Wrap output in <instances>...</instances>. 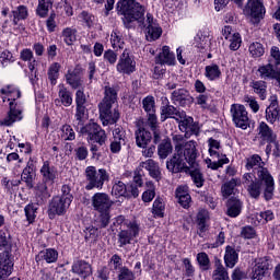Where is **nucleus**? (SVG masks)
<instances>
[{
	"label": "nucleus",
	"instance_id": "17",
	"mask_svg": "<svg viewBox=\"0 0 280 280\" xmlns=\"http://www.w3.org/2000/svg\"><path fill=\"white\" fill-rule=\"evenodd\" d=\"M14 101L15 100L9 104L10 110L8 116L2 121L3 126H12L14 121H21V119H23V109H21L20 106L14 103Z\"/></svg>",
	"mask_w": 280,
	"mask_h": 280
},
{
	"label": "nucleus",
	"instance_id": "44",
	"mask_svg": "<svg viewBox=\"0 0 280 280\" xmlns=\"http://www.w3.org/2000/svg\"><path fill=\"white\" fill-rule=\"evenodd\" d=\"M12 14L14 25H19V21H25L27 19V7L20 5L16 10L12 11Z\"/></svg>",
	"mask_w": 280,
	"mask_h": 280
},
{
	"label": "nucleus",
	"instance_id": "27",
	"mask_svg": "<svg viewBox=\"0 0 280 280\" xmlns=\"http://www.w3.org/2000/svg\"><path fill=\"white\" fill-rule=\"evenodd\" d=\"M171 117L172 119H184L186 117L185 112H179L178 108L174 107L173 105H165L162 107V113H161V119L162 121H165V119H168Z\"/></svg>",
	"mask_w": 280,
	"mask_h": 280
},
{
	"label": "nucleus",
	"instance_id": "64",
	"mask_svg": "<svg viewBox=\"0 0 280 280\" xmlns=\"http://www.w3.org/2000/svg\"><path fill=\"white\" fill-rule=\"evenodd\" d=\"M110 266L114 268V270H121L124 268L121 266V257L117 254L113 255L112 258L109 259Z\"/></svg>",
	"mask_w": 280,
	"mask_h": 280
},
{
	"label": "nucleus",
	"instance_id": "1",
	"mask_svg": "<svg viewBox=\"0 0 280 280\" xmlns=\"http://www.w3.org/2000/svg\"><path fill=\"white\" fill-rule=\"evenodd\" d=\"M172 141L174 145V154L166 162V167L172 174H189L196 187L200 188L205 185V175L200 171L198 163V149L196 141H187V137L183 135H173Z\"/></svg>",
	"mask_w": 280,
	"mask_h": 280
},
{
	"label": "nucleus",
	"instance_id": "49",
	"mask_svg": "<svg viewBox=\"0 0 280 280\" xmlns=\"http://www.w3.org/2000/svg\"><path fill=\"white\" fill-rule=\"evenodd\" d=\"M220 75H222V72L220 71V67L218 65L206 67V78L209 80H217V78H220Z\"/></svg>",
	"mask_w": 280,
	"mask_h": 280
},
{
	"label": "nucleus",
	"instance_id": "59",
	"mask_svg": "<svg viewBox=\"0 0 280 280\" xmlns=\"http://www.w3.org/2000/svg\"><path fill=\"white\" fill-rule=\"evenodd\" d=\"M75 159L78 161H86V158L89 156V149L84 145L78 147L74 149Z\"/></svg>",
	"mask_w": 280,
	"mask_h": 280
},
{
	"label": "nucleus",
	"instance_id": "54",
	"mask_svg": "<svg viewBox=\"0 0 280 280\" xmlns=\"http://www.w3.org/2000/svg\"><path fill=\"white\" fill-rule=\"evenodd\" d=\"M135 272L130 270L128 267H122L118 271V280H135Z\"/></svg>",
	"mask_w": 280,
	"mask_h": 280
},
{
	"label": "nucleus",
	"instance_id": "40",
	"mask_svg": "<svg viewBox=\"0 0 280 280\" xmlns=\"http://www.w3.org/2000/svg\"><path fill=\"white\" fill-rule=\"evenodd\" d=\"M52 5L51 0H39L36 14L39 15L40 19H45L47 14H49V10H51Z\"/></svg>",
	"mask_w": 280,
	"mask_h": 280
},
{
	"label": "nucleus",
	"instance_id": "62",
	"mask_svg": "<svg viewBox=\"0 0 280 280\" xmlns=\"http://www.w3.org/2000/svg\"><path fill=\"white\" fill-rule=\"evenodd\" d=\"M59 198L70 203L73 202V195H71V187H69V185H63L61 187V196H59Z\"/></svg>",
	"mask_w": 280,
	"mask_h": 280
},
{
	"label": "nucleus",
	"instance_id": "10",
	"mask_svg": "<svg viewBox=\"0 0 280 280\" xmlns=\"http://www.w3.org/2000/svg\"><path fill=\"white\" fill-rule=\"evenodd\" d=\"M69 207H71V203L62 199L60 196L54 197L49 202L48 218L54 220L56 215H65Z\"/></svg>",
	"mask_w": 280,
	"mask_h": 280
},
{
	"label": "nucleus",
	"instance_id": "25",
	"mask_svg": "<svg viewBox=\"0 0 280 280\" xmlns=\"http://www.w3.org/2000/svg\"><path fill=\"white\" fill-rule=\"evenodd\" d=\"M58 97L55 100L56 106H66L69 107L73 104V97H71V92L67 90L65 84L59 85V92H58Z\"/></svg>",
	"mask_w": 280,
	"mask_h": 280
},
{
	"label": "nucleus",
	"instance_id": "3",
	"mask_svg": "<svg viewBox=\"0 0 280 280\" xmlns=\"http://www.w3.org/2000/svg\"><path fill=\"white\" fill-rule=\"evenodd\" d=\"M145 14V9H142V14L138 15L137 13L135 15H131V22L130 25H125L127 30H130L135 27V21L139 23L141 27H145V38L149 43H154V40H159L163 34V28L154 22V16L152 13H147V20L143 18Z\"/></svg>",
	"mask_w": 280,
	"mask_h": 280
},
{
	"label": "nucleus",
	"instance_id": "43",
	"mask_svg": "<svg viewBox=\"0 0 280 280\" xmlns=\"http://www.w3.org/2000/svg\"><path fill=\"white\" fill-rule=\"evenodd\" d=\"M152 213L155 218H164L165 215V202L163 199L156 198L153 202Z\"/></svg>",
	"mask_w": 280,
	"mask_h": 280
},
{
	"label": "nucleus",
	"instance_id": "39",
	"mask_svg": "<svg viewBox=\"0 0 280 280\" xmlns=\"http://www.w3.org/2000/svg\"><path fill=\"white\" fill-rule=\"evenodd\" d=\"M61 36L66 43V45H73L75 40H78V30L73 27H66L63 28Z\"/></svg>",
	"mask_w": 280,
	"mask_h": 280
},
{
	"label": "nucleus",
	"instance_id": "35",
	"mask_svg": "<svg viewBox=\"0 0 280 280\" xmlns=\"http://www.w3.org/2000/svg\"><path fill=\"white\" fill-rule=\"evenodd\" d=\"M48 80L52 86H56L58 78H60V63L54 62L49 66L47 72Z\"/></svg>",
	"mask_w": 280,
	"mask_h": 280
},
{
	"label": "nucleus",
	"instance_id": "41",
	"mask_svg": "<svg viewBox=\"0 0 280 280\" xmlns=\"http://www.w3.org/2000/svg\"><path fill=\"white\" fill-rule=\"evenodd\" d=\"M40 174L43 175V182L48 183L52 182L56 178V173L54 168L49 167V162H44V165L40 168Z\"/></svg>",
	"mask_w": 280,
	"mask_h": 280
},
{
	"label": "nucleus",
	"instance_id": "50",
	"mask_svg": "<svg viewBox=\"0 0 280 280\" xmlns=\"http://www.w3.org/2000/svg\"><path fill=\"white\" fill-rule=\"evenodd\" d=\"M21 179H8V177H3L2 185L5 187V189L9 191V194H12L16 190V187L21 185Z\"/></svg>",
	"mask_w": 280,
	"mask_h": 280
},
{
	"label": "nucleus",
	"instance_id": "7",
	"mask_svg": "<svg viewBox=\"0 0 280 280\" xmlns=\"http://www.w3.org/2000/svg\"><path fill=\"white\" fill-rule=\"evenodd\" d=\"M81 135L88 136V141L92 143H98V145H104L108 137L106 131L102 129L96 122H90L80 129Z\"/></svg>",
	"mask_w": 280,
	"mask_h": 280
},
{
	"label": "nucleus",
	"instance_id": "21",
	"mask_svg": "<svg viewBox=\"0 0 280 280\" xmlns=\"http://www.w3.org/2000/svg\"><path fill=\"white\" fill-rule=\"evenodd\" d=\"M258 137L261 140V144L275 143V141L277 140V135L275 133V131H272L268 124L264 121H261L258 126Z\"/></svg>",
	"mask_w": 280,
	"mask_h": 280
},
{
	"label": "nucleus",
	"instance_id": "47",
	"mask_svg": "<svg viewBox=\"0 0 280 280\" xmlns=\"http://www.w3.org/2000/svg\"><path fill=\"white\" fill-rule=\"evenodd\" d=\"M97 219L98 229H106L110 224V210L98 211Z\"/></svg>",
	"mask_w": 280,
	"mask_h": 280
},
{
	"label": "nucleus",
	"instance_id": "24",
	"mask_svg": "<svg viewBox=\"0 0 280 280\" xmlns=\"http://www.w3.org/2000/svg\"><path fill=\"white\" fill-rule=\"evenodd\" d=\"M175 62L176 57L174 56V52L170 51L168 46H163L162 51L155 57L156 65H168V67H172Z\"/></svg>",
	"mask_w": 280,
	"mask_h": 280
},
{
	"label": "nucleus",
	"instance_id": "6",
	"mask_svg": "<svg viewBox=\"0 0 280 280\" xmlns=\"http://www.w3.org/2000/svg\"><path fill=\"white\" fill-rule=\"evenodd\" d=\"M117 10L124 15L122 23L128 27H130V23H132L133 15H137L138 19L143 14V7L137 2V0H119Z\"/></svg>",
	"mask_w": 280,
	"mask_h": 280
},
{
	"label": "nucleus",
	"instance_id": "46",
	"mask_svg": "<svg viewBox=\"0 0 280 280\" xmlns=\"http://www.w3.org/2000/svg\"><path fill=\"white\" fill-rule=\"evenodd\" d=\"M197 261L203 271H207L211 268V260L209 259V255H207L205 252L197 254Z\"/></svg>",
	"mask_w": 280,
	"mask_h": 280
},
{
	"label": "nucleus",
	"instance_id": "60",
	"mask_svg": "<svg viewBox=\"0 0 280 280\" xmlns=\"http://www.w3.org/2000/svg\"><path fill=\"white\" fill-rule=\"evenodd\" d=\"M270 54H271V58H270L269 62H271V65H276L277 67L280 68V50H279V47L272 46Z\"/></svg>",
	"mask_w": 280,
	"mask_h": 280
},
{
	"label": "nucleus",
	"instance_id": "8",
	"mask_svg": "<svg viewBox=\"0 0 280 280\" xmlns=\"http://www.w3.org/2000/svg\"><path fill=\"white\" fill-rule=\"evenodd\" d=\"M230 113L236 128H241L242 130L250 128V118H248V112L244 105L232 104Z\"/></svg>",
	"mask_w": 280,
	"mask_h": 280
},
{
	"label": "nucleus",
	"instance_id": "22",
	"mask_svg": "<svg viewBox=\"0 0 280 280\" xmlns=\"http://www.w3.org/2000/svg\"><path fill=\"white\" fill-rule=\"evenodd\" d=\"M71 271L81 279H86V277H91L93 269L86 260H77L73 262Z\"/></svg>",
	"mask_w": 280,
	"mask_h": 280
},
{
	"label": "nucleus",
	"instance_id": "28",
	"mask_svg": "<svg viewBox=\"0 0 280 280\" xmlns=\"http://www.w3.org/2000/svg\"><path fill=\"white\" fill-rule=\"evenodd\" d=\"M35 196L37 198V202L43 205V202H47V199L50 198L49 189L47 188V182H39L34 187Z\"/></svg>",
	"mask_w": 280,
	"mask_h": 280
},
{
	"label": "nucleus",
	"instance_id": "30",
	"mask_svg": "<svg viewBox=\"0 0 280 280\" xmlns=\"http://www.w3.org/2000/svg\"><path fill=\"white\" fill-rule=\"evenodd\" d=\"M89 119V114L86 113V106L84 107H77L74 114L73 126L74 128H84V124Z\"/></svg>",
	"mask_w": 280,
	"mask_h": 280
},
{
	"label": "nucleus",
	"instance_id": "11",
	"mask_svg": "<svg viewBox=\"0 0 280 280\" xmlns=\"http://www.w3.org/2000/svg\"><path fill=\"white\" fill-rule=\"evenodd\" d=\"M244 12L247 14V16H252L255 23H259V21H261L266 14V8L264 7V2H261V0H248Z\"/></svg>",
	"mask_w": 280,
	"mask_h": 280
},
{
	"label": "nucleus",
	"instance_id": "15",
	"mask_svg": "<svg viewBox=\"0 0 280 280\" xmlns=\"http://www.w3.org/2000/svg\"><path fill=\"white\" fill-rule=\"evenodd\" d=\"M135 60L130 58V54H128V50H124L117 63V71H119V73H127L128 75H130V73H135Z\"/></svg>",
	"mask_w": 280,
	"mask_h": 280
},
{
	"label": "nucleus",
	"instance_id": "45",
	"mask_svg": "<svg viewBox=\"0 0 280 280\" xmlns=\"http://www.w3.org/2000/svg\"><path fill=\"white\" fill-rule=\"evenodd\" d=\"M235 187H237V180L235 178H232L230 182L223 184L221 187L223 198H229V196H232L233 191H235Z\"/></svg>",
	"mask_w": 280,
	"mask_h": 280
},
{
	"label": "nucleus",
	"instance_id": "38",
	"mask_svg": "<svg viewBox=\"0 0 280 280\" xmlns=\"http://www.w3.org/2000/svg\"><path fill=\"white\" fill-rule=\"evenodd\" d=\"M112 196L115 198H121V196L128 197V187L121 180H115L112 188Z\"/></svg>",
	"mask_w": 280,
	"mask_h": 280
},
{
	"label": "nucleus",
	"instance_id": "56",
	"mask_svg": "<svg viewBox=\"0 0 280 280\" xmlns=\"http://www.w3.org/2000/svg\"><path fill=\"white\" fill-rule=\"evenodd\" d=\"M84 233L86 242H95V240H97V237L100 236L98 230L94 226L85 229Z\"/></svg>",
	"mask_w": 280,
	"mask_h": 280
},
{
	"label": "nucleus",
	"instance_id": "19",
	"mask_svg": "<svg viewBox=\"0 0 280 280\" xmlns=\"http://www.w3.org/2000/svg\"><path fill=\"white\" fill-rule=\"evenodd\" d=\"M12 266L10 252L4 250L0 253V280H5L4 277H10V275H12Z\"/></svg>",
	"mask_w": 280,
	"mask_h": 280
},
{
	"label": "nucleus",
	"instance_id": "36",
	"mask_svg": "<svg viewBox=\"0 0 280 280\" xmlns=\"http://www.w3.org/2000/svg\"><path fill=\"white\" fill-rule=\"evenodd\" d=\"M212 280H230L229 271H226V268H224L220 260L215 262V269L212 273Z\"/></svg>",
	"mask_w": 280,
	"mask_h": 280
},
{
	"label": "nucleus",
	"instance_id": "16",
	"mask_svg": "<svg viewBox=\"0 0 280 280\" xmlns=\"http://www.w3.org/2000/svg\"><path fill=\"white\" fill-rule=\"evenodd\" d=\"M20 180L25 183L27 189H34V180H36V166L34 165V161L27 162Z\"/></svg>",
	"mask_w": 280,
	"mask_h": 280
},
{
	"label": "nucleus",
	"instance_id": "13",
	"mask_svg": "<svg viewBox=\"0 0 280 280\" xmlns=\"http://www.w3.org/2000/svg\"><path fill=\"white\" fill-rule=\"evenodd\" d=\"M127 225V230H121L118 233V244H120V248L130 244L137 235H139V224L136 222L125 223Z\"/></svg>",
	"mask_w": 280,
	"mask_h": 280
},
{
	"label": "nucleus",
	"instance_id": "12",
	"mask_svg": "<svg viewBox=\"0 0 280 280\" xmlns=\"http://www.w3.org/2000/svg\"><path fill=\"white\" fill-rule=\"evenodd\" d=\"M243 185L247 188V191L250 198H259L261 196V191L264 194V187L260 183L255 179V175L253 173H245L243 175Z\"/></svg>",
	"mask_w": 280,
	"mask_h": 280
},
{
	"label": "nucleus",
	"instance_id": "20",
	"mask_svg": "<svg viewBox=\"0 0 280 280\" xmlns=\"http://www.w3.org/2000/svg\"><path fill=\"white\" fill-rule=\"evenodd\" d=\"M266 119L269 124H277L280 119L279 102L277 96H271L270 104L266 108Z\"/></svg>",
	"mask_w": 280,
	"mask_h": 280
},
{
	"label": "nucleus",
	"instance_id": "51",
	"mask_svg": "<svg viewBox=\"0 0 280 280\" xmlns=\"http://www.w3.org/2000/svg\"><path fill=\"white\" fill-rule=\"evenodd\" d=\"M61 137L65 139V141H73L75 140V131H73V128H71V125H63L61 127Z\"/></svg>",
	"mask_w": 280,
	"mask_h": 280
},
{
	"label": "nucleus",
	"instance_id": "29",
	"mask_svg": "<svg viewBox=\"0 0 280 280\" xmlns=\"http://www.w3.org/2000/svg\"><path fill=\"white\" fill-rule=\"evenodd\" d=\"M174 152V147L172 145V140L170 138L163 139L158 145V156L165 160Z\"/></svg>",
	"mask_w": 280,
	"mask_h": 280
},
{
	"label": "nucleus",
	"instance_id": "26",
	"mask_svg": "<svg viewBox=\"0 0 280 280\" xmlns=\"http://www.w3.org/2000/svg\"><path fill=\"white\" fill-rule=\"evenodd\" d=\"M242 213V201L237 197H231L226 201V215L237 218Z\"/></svg>",
	"mask_w": 280,
	"mask_h": 280
},
{
	"label": "nucleus",
	"instance_id": "4",
	"mask_svg": "<svg viewBox=\"0 0 280 280\" xmlns=\"http://www.w3.org/2000/svg\"><path fill=\"white\" fill-rule=\"evenodd\" d=\"M85 189L91 191V189H102L105 183L110 180V174L106 168H95V166H88L85 168Z\"/></svg>",
	"mask_w": 280,
	"mask_h": 280
},
{
	"label": "nucleus",
	"instance_id": "53",
	"mask_svg": "<svg viewBox=\"0 0 280 280\" xmlns=\"http://www.w3.org/2000/svg\"><path fill=\"white\" fill-rule=\"evenodd\" d=\"M154 104V96H147L142 100L143 109L148 115L155 113Z\"/></svg>",
	"mask_w": 280,
	"mask_h": 280
},
{
	"label": "nucleus",
	"instance_id": "5",
	"mask_svg": "<svg viewBox=\"0 0 280 280\" xmlns=\"http://www.w3.org/2000/svg\"><path fill=\"white\" fill-rule=\"evenodd\" d=\"M254 180L258 182L264 187V198L268 202L275 198V178L270 171L266 167H256L254 170Z\"/></svg>",
	"mask_w": 280,
	"mask_h": 280
},
{
	"label": "nucleus",
	"instance_id": "23",
	"mask_svg": "<svg viewBox=\"0 0 280 280\" xmlns=\"http://www.w3.org/2000/svg\"><path fill=\"white\" fill-rule=\"evenodd\" d=\"M135 137H136V144L138 148H148L150 143L152 142V133L143 127H139L135 131Z\"/></svg>",
	"mask_w": 280,
	"mask_h": 280
},
{
	"label": "nucleus",
	"instance_id": "18",
	"mask_svg": "<svg viewBox=\"0 0 280 280\" xmlns=\"http://www.w3.org/2000/svg\"><path fill=\"white\" fill-rule=\"evenodd\" d=\"M114 140L110 143V151L117 153L121 150L122 145H126V130L121 127H116L113 130Z\"/></svg>",
	"mask_w": 280,
	"mask_h": 280
},
{
	"label": "nucleus",
	"instance_id": "37",
	"mask_svg": "<svg viewBox=\"0 0 280 280\" xmlns=\"http://www.w3.org/2000/svg\"><path fill=\"white\" fill-rule=\"evenodd\" d=\"M207 220H209V211L200 210L197 214L199 235H202V233L207 232Z\"/></svg>",
	"mask_w": 280,
	"mask_h": 280
},
{
	"label": "nucleus",
	"instance_id": "42",
	"mask_svg": "<svg viewBox=\"0 0 280 280\" xmlns=\"http://www.w3.org/2000/svg\"><path fill=\"white\" fill-rule=\"evenodd\" d=\"M264 165L265 163L261 160V156H259L258 154H254L247 159L245 167L246 170H253V172L255 173L256 167H264Z\"/></svg>",
	"mask_w": 280,
	"mask_h": 280
},
{
	"label": "nucleus",
	"instance_id": "33",
	"mask_svg": "<svg viewBox=\"0 0 280 280\" xmlns=\"http://www.w3.org/2000/svg\"><path fill=\"white\" fill-rule=\"evenodd\" d=\"M238 255L237 252L231 246L225 248L224 262L226 268H235V264H237Z\"/></svg>",
	"mask_w": 280,
	"mask_h": 280
},
{
	"label": "nucleus",
	"instance_id": "14",
	"mask_svg": "<svg viewBox=\"0 0 280 280\" xmlns=\"http://www.w3.org/2000/svg\"><path fill=\"white\" fill-rule=\"evenodd\" d=\"M172 102L185 108L194 104V96L187 89H178L172 92Z\"/></svg>",
	"mask_w": 280,
	"mask_h": 280
},
{
	"label": "nucleus",
	"instance_id": "55",
	"mask_svg": "<svg viewBox=\"0 0 280 280\" xmlns=\"http://www.w3.org/2000/svg\"><path fill=\"white\" fill-rule=\"evenodd\" d=\"M37 210H38V208H36L34 205H27L24 208L26 220L30 224H32V222H34V220H36V211Z\"/></svg>",
	"mask_w": 280,
	"mask_h": 280
},
{
	"label": "nucleus",
	"instance_id": "61",
	"mask_svg": "<svg viewBox=\"0 0 280 280\" xmlns=\"http://www.w3.org/2000/svg\"><path fill=\"white\" fill-rule=\"evenodd\" d=\"M10 244V232L7 228L0 230V248H3Z\"/></svg>",
	"mask_w": 280,
	"mask_h": 280
},
{
	"label": "nucleus",
	"instance_id": "9",
	"mask_svg": "<svg viewBox=\"0 0 280 280\" xmlns=\"http://www.w3.org/2000/svg\"><path fill=\"white\" fill-rule=\"evenodd\" d=\"M91 205L94 211H110L115 201L106 192H95L91 198Z\"/></svg>",
	"mask_w": 280,
	"mask_h": 280
},
{
	"label": "nucleus",
	"instance_id": "31",
	"mask_svg": "<svg viewBox=\"0 0 280 280\" xmlns=\"http://www.w3.org/2000/svg\"><path fill=\"white\" fill-rule=\"evenodd\" d=\"M35 261L39 264V261H46V264H55L58 261V252L55 249H46L44 252H39L35 257Z\"/></svg>",
	"mask_w": 280,
	"mask_h": 280
},
{
	"label": "nucleus",
	"instance_id": "32",
	"mask_svg": "<svg viewBox=\"0 0 280 280\" xmlns=\"http://www.w3.org/2000/svg\"><path fill=\"white\" fill-rule=\"evenodd\" d=\"M66 82L71 86V89H80L84 84L82 77L75 70L68 71L66 74Z\"/></svg>",
	"mask_w": 280,
	"mask_h": 280
},
{
	"label": "nucleus",
	"instance_id": "48",
	"mask_svg": "<svg viewBox=\"0 0 280 280\" xmlns=\"http://www.w3.org/2000/svg\"><path fill=\"white\" fill-rule=\"evenodd\" d=\"M252 88L254 89V93L259 95L260 100H266V82L254 81L252 82Z\"/></svg>",
	"mask_w": 280,
	"mask_h": 280
},
{
	"label": "nucleus",
	"instance_id": "63",
	"mask_svg": "<svg viewBox=\"0 0 280 280\" xmlns=\"http://www.w3.org/2000/svg\"><path fill=\"white\" fill-rule=\"evenodd\" d=\"M110 42L114 49H116L117 47L121 49V47H124V39L120 37L119 33L117 32L112 33Z\"/></svg>",
	"mask_w": 280,
	"mask_h": 280
},
{
	"label": "nucleus",
	"instance_id": "34",
	"mask_svg": "<svg viewBox=\"0 0 280 280\" xmlns=\"http://www.w3.org/2000/svg\"><path fill=\"white\" fill-rule=\"evenodd\" d=\"M175 194L179 205H182L184 209H187V207H189V202H191V196L187 192V188L179 186Z\"/></svg>",
	"mask_w": 280,
	"mask_h": 280
},
{
	"label": "nucleus",
	"instance_id": "58",
	"mask_svg": "<svg viewBox=\"0 0 280 280\" xmlns=\"http://www.w3.org/2000/svg\"><path fill=\"white\" fill-rule=\"evenodd\" d=\"M79 16L83 21V23H85L86 27H89V28H91V26L95 24V15H93L86 11L81 12V14Z\"/></svg>",
	"mask_w": 280,
	"mask_h": 280
},
{
	"label": "nucleus",
	"instance_id": "2",
	"mask_svg": "<svg viewBox=\"0 0 280 280\" xmlns=\"http://www.w3.org/2000/svg\"><path fill=\"white\" fill-rule=\"evenodd\" d=\"M104 95L103 101L98 105L100 118L103 121V126L117 124L119 120V110L117 108L113 109V104L117 102V90L105 86Z\"/></svg>",
	"mask_w": 280,
	"mask_h": 280
},
{
	"label": "nucleus",
	"instance_id": "57",
	"mask_svg": "<svg viewBox=\"0 0 280 280\" xmlns=\"http://www.w3.org/2000/svg\"><path fill=\"white\" fill-rule=\"evenodd\" d=\"M230 49L232 51H237L242 45V37L240 36V33H234L230 38Z\"/></svg>",
	"mask_w": 280,
	"mask_h": 280
},
{
	"label": "nucleus",
	"instance_id": "52",
	"mask_svg": "<svg viewBox=\"0 0 280 280\" xmlns=\"http://www.w3.org/2000/svg\"><path fill=\"white\" fill-rule=\"evenodd\" d=\"M249 52L253 58H261V56L265 54L264 45L260 43H253L249 46Z\"/></svg>",
	"mask_w": 280,
	"mask_h": 280
}]
</instances>
